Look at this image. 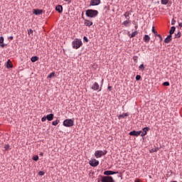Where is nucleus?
I'll return each instance as SVG.
<instances>
[{"mask_svg": "<svg viewBox=\"0 0 182 182\" xmlns=\"http://www.w3.org/2000/svg\"><path fill=\"white\" fill-rule=\"evenodd\" d=\"M99 12L95 9H87L85 14L88 18H95L97 16Z\"/></svg>", "mask_w": 182, "mask_h": 182, "instance_id": "obj_1", "label": "nucleus"}, {"mask_svg": "<svg viewBox=\"0 0 182 182\" xmlns=\"http://www.w3.org/2000/svg\"><path fill=\"white\" fill-rule=\"evenodd\" d=\"M81 46H82V41L80 38H75L72 42L73 48H75V50L80 48Z\"/></svg>", "mask_w": 182, "mask_h": 182, "instance_id": "obj_2", "label": "nucleus"}, {"mask_svg": "<svg viewBox=\"0 0 182 182\" xmlns=\"http://www.w3.org/2000/svg\"><path fill=\"white\" fill-rule=\"evenodd\" d=\"M98 182H114L113 176H108V175L101 176V179Z\"/></svg>", "mask_w": 182, "mask_h": 182, "instance_id": "obj_3", "label": "nucleus"}, {"mask_svg": "<svg viewBox=\"0 0 182 182\" xmlns=\"http://www.w3.org/2000/svg\"><path fill=\"white\" fill-rule=\"evenodd\" d=\"M74 124H75L74 118L71 119H65V121H63V126L66 127L67 128H70L71 127H73Z\"/></svg>", "mask_w": 182, "mask_h": 182, "instance_id": "obj_4", "label": "nucleus"}, {"mask_svg": "<svg viewBox=\"0 0 182 182\" xmlns=\"http://www.w3.org/2000/svg\"><path fill=\"white\" fill-rule=\"evenodd\" d=\"M107 153V150H97V151L95 152V156L97 159H100L102 156H105Z\"/></svg>", "mask_w": 182, "mask_h": 182, "instance_id": "obj_5", "label": "nucleus"}, {"mask_svg": "<svg viewBox=\"0 0 182 182\" xmlns=\"http://www.w3.org/2000/svg\"><path fill=\"white\" fill-rule=\"evenodd\" d=\"M89 164L90 166H92V167H97V166L100 164V162L98 160H96V159H93L92 160H90Z\"/></svg>", "mask_w": 182, "mask_h": 182, "instance_id": "obj_6", "label": "nucleus"}, {"mask_svg": "<svg viewBox=\"0 0 182 182\" xmlns=\"http://www.w3.org/2000/svg\"><path fill=\"white\" fill-rule=\"evenodd\" d=\"M100 4H101V0H91L90 5L95 6L97 5H100Z\"/></svg>", "mask_w": 182, "mask_h": 182, "instance_id": "obj_7", "label": "nucleus"}, {"mask_svg": "<svg viewBox=\"0 0 182 182\" xmlns=\"http://www.w3.org/2000/svg\"><path fill=\"white\" fill-rule=\"evenodd\" d=\"M114 173H118V171H105L104 175H107L108 176H111V175H114Z\"/></svg>", "mask_w": 182, "mask_h": 182, "instance_id": "obj_8", "label": "nucleus"}, {"mask_svg": "<svg viewBox=\"0 0 182 182\" xmlns=\"http://www.w3.org/2000/svg\"><path fill=\"white\" fill-rule=\"evenodd\" d=\"M142 133V131H132L129 132L130 136H139Z\"/></svg>", "mask_w": 182, "mask_h": 182, "instance_id": "obj_9", "label": "nucleus"}, {"mask_svg": "<svg viewBox=\"0 0 182 182\" xmlns=\"http://www.w3.org/2000/svg\"><path fill=\"white\" fill-rule=\"evenodd\" d=\"M122 25L125 26V28H129V26H131L132 22L131 21H128L127 19H126V21H124V22L122 23Z\"/></svg>", "mask_w": 182, "mask_h": 182, "instance_id": "obj_10", "label": "nucleus"}, {"mask_svg": "<svg viewBox=\"0 0 182 182\" xmlns=\"http://www.w3.org/2000/svg\"><path fill=\"white\" fill-rule=\"evenodd\" d=\"M149 130H150V128H149L147 127L145 128H143L141 133V136H146V134H147V132H149Z\"/></svg>", "mask_w": 182, "mask_h": 182, "instance_id": "obj_11", "label": "nucleus"}, {"mask_svg": "<svg viewBox=\"0 0 182 182\" xmlns=\"http://www.w3.org/2000/svg\"><path fill=\"white\" fill-rule=\"evenodd\" d=\"M91 89H92V90H99L100 85L97 82H95L94 85H92Z\"/></svg>", "mask_w": 182, "mask_h": 182, "instance_id": "obj_12", "label": "nucleus"}, {"mask_svg": "<svg viewBox=\"0 0 182 182\" xmlns=\"http://www.w3.org/2000/svg\"><path fill=\"white\" fill-rule=\"evenodd\" d=\"M143 40H144V41H145V43H149V41L151 40V37H150V36H149V34H145Z\"/></svg>", "mask_w": 182, "mask_h": 182, "instance_id": "obj_13", "label": "nucleus"}, {"mask_svg": "<svg viewBox=\"0 0 182 182\" xmlns=\"http://www.w3.org/2000/svg\"><path fill=\"white\" fill-rule=\"evenodd\" d=\"M55 10L58 11L59 14H61L63 11V8L62 5H57L55 6Z\"/></svg>", "mask_w": 182, "mask_h": 182, "instance_id": "obj_14", "label": "nucleus"}, {"mask_svg": "<svg viewBox=\"0 0 182 182\" xmlns=\"http://www.w3.org/2000/svg\"><path fill=\"white\" fill-rule=\"evenodd\" d=\"M84 23L85 26H92L93 25V22H92L91 21H87V19L85 20Z\"/></svg>", "mask_w": 182, "mask_h": 182, "instance_id": "obj_15", "label": "nucleus"}, {"mask_svg": "<svg viewBox=\"0 0 182 182\" xmlns=\"http://www.w3.org/2000/svg\"><path fill=\"white\" fill-rule=\"evenodd\" d=\"M54 118V114H48L46 116V119H48V121H53Z\"/></svg>", "mask_w": 182, "mask_h": 182, "instance_id": "obj_16", "label": "nucleus"}, {"mask_svg": "<svg viewBox=\"0 0 182 182\" xmlns=\"http://www.w3.org/2000/svg\"><path fill=\"white\" fill-rule=\"evenodd\" d=\"M172 38H171V33H169L168 36H167L166 38H165L164 41L165 43H170V41H171Z\"/></svg>", "mask_w": 182, "mask_h": 182, "instance_id": "obj_17", "label": "nucleus"}, {"mask_svg": "<svg viewBox=\"0 0 182 182\" xmlns=\"http://www.w3.org/2000/svg\"><path fill=\"white\" fill-rule=\"evenodd\" d=\"M43 11L41 9H34L33 10V14L35 15H41L42 14Z\"/></svg>", "mask_w": 182, "mask_h": 182, "instance_id": "obj_18", "label": "nucleus"}, {"mask_svg": "<svg viewBox=\"0 0 182 182\" xmlns=\"http://www.w3.org/2000/svg\"><path fill=\"white\" fill-rule=\"evenodd\" d=\"M130 15H131L130 12L127 11V12H125L124 16L127 21H130Z\"/></svg>", "mask_w": 182, "mask_h": 182, "instance_id": "obj_19", "label": "nucleus"}, {"mask_svg": "<svg viewBox=\"0 0 182 182\" xmlns=\"http://www.w3.org/2000/svg\"><path fill=\"white\" fill-rule=\"evenodd\" d=\"M174 31H176V27L175 26H172L169 31L170 36H171V38H172V34H173Z\"/></svg>", "mask_w": 182, "mask_h": 182, "instance_id": "obj_20", "label": "nucleus"}, {"mask_svg": "<svg viewBox=\"0 0 182 182\" xmlns=\"http://www.w3.org/2000/svg\"><path fill=\"white\" fill-rule=\"evenodd\" d=\"M139 31H137V30H135V31H133L131 34H129L130 38H132V37H135V36H136V34H138Z\"/></svg>", "mask_w": 182, "mask_h": 182, "instance_id": "obj_21", "label": "nucleus"}, {"mask_svg": "<svg viewBox=\"0 0 182 182\" xmlns=\"http://www.w3.org/2000/svg\"><path fill=\"white\" fill-rule=\"evenodd\" d=\"M6 67L7 68L13 67V63H11V60H8L7 63H6Z\"/></svg>", "mask_w": 182, "mask_h": 182, "instance_id": "obj_22", "label": "nucleus"}, {"mask_svg": "<svg viewBox=\"0 0 182 182\" xmlns=\"http://www.w3.org/2000/svg\"><path fill=\"white\" fill-rule=\"evenodd\" d=\"M60 121L59 119H56L55 121H53L52 124L55 127L59 124Z\"/></svg>", "mask_w": 182, "mask_h": 182, "instance_id": "obj_23", "label": "nucleus"}, {"mask_svg": "<svg viewBox=\"0 0 182 182\" xmlns=\"http://www.w3.org/2000/svg\"><path fill=\"white\" fill-rule=\"evenodd\" d=\"M39 60V58L37 56L31 58V62H36V60Z\"/></svg>", "mask_w": 182, "mask_h": 182, "instance_id": "obj_24", "label": "nucleus"}, {"mask_svg": "<svg viewBox=\"0 0 182 182\" xmlns=\"http://www.w3.org/2000/svg\"><path fill=\"white\" fill-rule=\"evenodd\" d=\"M139 68L141 70H144L145 66H144V63H141V65H139Z\"/></svg>", "mask_w": 182, "mask_h": 182, "instance_id": "obj_25", "label": "nucleus"}, {"mask_svg": "<svg viewBox=\"0 0 182 182\" xmlns=\"http://www.w3.org/2000/svg\"><path fill=\"white\" fill-rule=\"evenodd\" d=\"M169 0H161V4H163L164 5H166L168 4Z\"/></svg>", "mask_w": 182, "mask_h": 182, "instance_id": "obj_26", "label": "nucleus"}, {"mask_svg": "<svg viewBox=\"0 0 182 182\" xmlns=\"http://www.w3.org/2000/svg\"><path fill=\"white\" fill-rule=\"evenodd\" d=\"M124 117H128V114H122L119 115V118H124Z\"/></svg>", "mask_w": 182, "mask_h": 182, "instance_id": "obj_27", "label": "nucleus"}, {"mask_svg": "<svg viewBox=\"0 0 182 182\" xmlns=\"http://www.w3.org/2000/svg\"><path fill=\"white\" fill-rule=\"evenodd\" d=\"M152 31H153V33H154L155 36H158V33H157V31H156L154 26L152 27Z\"/></svg>", "mask_w": 182, "mask_h": 182, "instance_id": "obj_28", "label": "nucleus"}, {"mask_svg": "<svg viewBox=\"0 0 182 182\" xmlns=\"http://www.w3.org/2000/svg\"><path fill=\"white\" fill-rule=\"evenodd\" d=\"M55 72H51V73H50V75H48V77H53L55 76Z\"/></svg>", "mask_w": 182, "mask_h": 182, "instance_id": "obj_29", "label": "nucleus"}, {"mask_svg": "<svg viewBox=\"0 0 182 182\" xmlns=\"http://www.w3.org/2000/svg\"><path fill=\"white\" fill-rule=\"evenodd\" d=\"M33 160H34L35 161H38V160H39L38 156H34L33 157Z\"/></svg>", "mask_w": 182, "mask_h": 182, "instance_id": "obj_30", "label": "nucleus"}, {"mask_svg": "<svg viewBox=\"0 0 182 182\" xmlns=\"http://www.w3.org/2000/svg\"><path fill=\"white\" fill-rule=\"evenodd\" d=\"M4 37H3V36H1V37H0V44H1V46H2V43H4Z\"/></svg>", "mask_w": 182, "mask_h": 182, "instance_id": "obj_31", "label": "nucleus"}, {"mask_svg": "<svg viewBox=\"0 0 182 182\" xmlns=\"http://www.w3.org/2000/svg\"><path fill=\"white\" fill-rule=\"evenodd\" d=\"M163 85L164 86H169L170 83H169V82H164Z\"/></svg>", "mask_w": 182, "mask_h": 182, "instance_id": "obj_32", "label": "nucleus"}, {"mask_svg": "<svg viewBox=\"0 0 182 182\" xmlns=\"http://www.w3.org/2000/svg\"><path fill=\"white\" fill-rule=\"evenodd\" d=\"M181 31H178V33H177V34H176V37H177L178 38H179V37H181Z\"/></svg>", "mask_w": 182, "mask_h": 182, "instance_id": "obj_33", "label": "nucleus"}, {"mask_svg": "<svg viewBox=\"0 0 182 182\" xmlns=\"http://www.w3.org/2000/svg\"><path fill=\"white\" fill-rule=\"evenodd\" d=\"M141 78V76H140V75H136V80H140Z\"/></svg>", "mask_w": 182, "mask_h": 182, "instance_id": "obj_34", "label": "nucleus"}, {"mask_svg": "<svg viewBox=\"0 0 182 182\" xmlns=\"http://www.w3.org/2000/svg\"><path fill=\"white\" fill-rule=\"evenodd\" d=\"M9 148H10L9 144H5V145H4V149H5L6 150H9Z\"/></svg>", "mask_w": 182, "mask_h": 182, "instance_id": "obj_35", "label": "nucleus"}, {"mask_svg": "<svg viewBox=\"0 0 182 182\" xmlns=\"http://www.w3.org/2000/svg\"><path fill=\"white\" fill-rule=\"evenodd\" d=\"M46 119H47V117H43V118H41V122H45Z\"/></svg>", "mask_w": 182, "mask_h": 182, "instance_id": "obj_36", "label": "nucleus"}, {"mask_svg": "<svg viewBox=\"0 0 182 182\" xmlns=\"http://www.w3.org/2000/svg\"><path fill=\"white\" fill-rule=\"evenodd\" d=\"M83 40H84L85 41H86V43H87V42L89 41V40H88L87 37H86V36H85L83 37Z\"/></svg>", "mask_w": 182, "mask_h": 182, "instance_id": "obj_37", "label": "nucleus"}, {"mask_svg": "<svg viewBox=\"0 0 182 182\" xmlns=\"http://www.w3.org/2000/svg\"><path fill=\"white\" fill-rule=\"evenodd\" d=\"M44 173H45V172H44L43 171H40L38 172V175H41V176L44 175Z\"/></svg>", "mask_w": 182, "mask_h": 182, "instance_id": "obj_38", "label": "nucleus"}, {"mask_svg": "<svg viewBox=\"0 0 182 182\" xmlns=\"http://www.w3.org/2000/svg\"><path fill=\"white\" fill-rule=\"evenodd\" d=\"M157 36H158V37H159L160 41H163L162 36H161V34H158Z\"/></svg>", "mask_w": 182, "mask_h": 182, "instance_id": "obj_39", "label": "nucleus"}, {"mask_svg": "<svg viewBox=\"0 0 182 182\" xmlns=\"http://www.w3.org/2000/svg\"><path fill=\"white\" fill-rule=\"evenodd\" d=\"M108 90H109V92H112V86H108Z\"/></svg>", "mask_w": 182, "mask_h": 182, "instance_id": "obj_40", "label": "nucleus"}, {"mask_svg": "<svg viewBox=\"0 0 182 182\" xmlns=\"http://www.w3.org/2000/svg\"><path fill=\"white\" fill-rule=\"evenodd\" d=\"M31 33H33V30H32V28H30V30H28V33L30 34Z\"/></svg>", "mask_w": 182, "mask_h": 182, "instance_id": "obj_41", "label": "nucleus"}, {"mask_svg": "<svg viewBox=\"0 0 182 182\" xmlns=\"http://www.w3.org/2000/svg\"><path fill=\"white\" fill-rule=\"evenodd\" d=\"M176 23V21H174V19H173L172 22H171V25H175Z\"/></svg>", "mask_w": 182, "mask_h": 182, "instance_id": "obj_42", "label": "nucleus"}, {"mask_svg": "<svg viewBox=\"0 0 182 182\" xmlns=\"http://www.w3.org/2000/svg\"><path fill=\"white\" fill-rule=\"evenodd\" d=\"M138 28H139V24H135V28H136V30H137Z\"/></svg>", "mask_w": 182, "mask_h": 182, "instance_id": "obj_43", "label": "nucleus"}, {"mask_svg": "<svg viewBox=\"0 0 182 182\" xmlns=\"http://www.w3.org/2000/svg\"><path fill=\"white\" fill-rule=\"evenodd\" d=\"M180 28H182V23H179Z\"/></svg>", "mask_w": 182, "mask_h": 182, "instance_id": "obj_44", "label": "nucleus"}, {"mask_svg": "<svg viewBox=\"0 0 182 182\" xmlns=\"http://www.w3.org/2000/svg\"><path fill=\"white\" fill-rule=\"evenodd\" d=\"M10 38H11V40H13V39H14L13 36H10Z\"/></svg>", "mask_w": 182, "mask_h": 182, "instance_id": "obj_45", "label": "nucleus"}, {"mask_svg": "<svg viewBox=\"0 0 182 182\" xmlns=\"http://www.w3.org/2000/svg\"><path fill=\"white\" fill-rule=\"evenodd\" d=\"M1 47H4V44H3V43H1Z\"/></svg>", "mask_w": 182, "mask_h": 182, "instance_id": "obj_46", "label": "nucleus"}, {"mask_svg": "<svg viewBox=\"0 0 182 182\" xmlns=\"http://www.w3.org/2000/svg\"><path fill=\"white\" fill-rule=\"evenodd\" d=\"M101 90H102V89H101V87H100V90H99V91H100V92H101Z\"/></svg>", "mask_w": 182, "mask_h": 182, "instance_id": "obj_47", "label": "nucleus"}]
</instances>
